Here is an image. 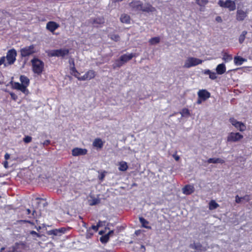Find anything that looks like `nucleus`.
I'll return each mask as SVG.
<instances>
[{
    "label": "nucleus",
    "instance_id": "obj_1",
    "mask_svg": "<svg viewBox=\"0 0 252 252\" xmlns=\"http://www.w3.org/2000/svg\"><path fill=\"white\" fill-rule=\"evenodd\" d=\"M32 68L33 72L40 75L42 74L44 69V63L37 58H33L31 61Z\"/></svg>",
    "mask_w": 252,
    "mask_h": 252
},
{
    "label": "nucleus",
    "instance_id": "obj_2",
    "mask_svg": "<svg viewBox=\"0 0 252 252\" xmlns=\"http://www.w3.org/2000/svg\"><path fill=\"white\" fill-rule=\"evenodd\" d=\"M202 63L203 61L199 59L194 57H188L185 60L183 67L189 68L201 64Z\"/></svg>",
    "mask_w": 252,
    "mask_h": 252
},
{
    "label": "nucleus",
    "instance_id": "obj_3",
    "mask_svg": "<svg viewBox=\"0 0 252 252\" xmlns=\"http://www.w3.org/2000/svg\"><path fill=\"white\" fill-rule=\"evenodd\" d=\"M69 50L67 49L62 48L57 50H52L48 52L49 57H57L63 58L69 54Z\"/></svg>",
    "mask_w": 252,
    "mask_h": 252
},
{
    "label": "nucleus",
    "instance_id": "obj_4",
    "mask_svg": "<svg viewBox=\"0 0 252 252\" xmlns=\"http://www.w3.org/2000/svg\"><path fill=\"white\" fill-rule=\"evenodd\" d=\"M36 52L35 45L33 44L29 46L24 47L20 50V54L23 57L29 56Z\"/></svg>",
    "mask_w": 252,
    "mask_h": 252
},
{
    "label": "nucleus",
    "instance_id": "obj_5",
    "mask_svg": "<svg viewBox=\"0 0 252 252\" xmlns=\"http://www.w3.org/2000/svg\"><path fill=\"white\" fill-rule=\"evenodd\" d=\"M243 138V135L239 132H231L227 136V141L228 142H237Z\"/></svg>",
    "mask_w": 252,
    "mask_h": 252
},
{
    "label": "nucleus",
    "instance_id": "obj_6",
    "mask_svg": "<svg viewBox=\"0 0 252 252\" xmlns=\"http://www.w3.org/2000/svg\"><path fill=\"white\" fill-rule=\"evenodd\" d=\"M95 75V72L93 70H88L82 76H79V75H77V74H74V76L79 81L90 80L94 78Z\"/></svg>",
    "mask_w": 252,
    "mask_h": 252
},
{
    "label": "nucleus",
    "instance_id": "obj_7",
    "mask_svg": "<svg viewBox=\"0 0 252 252\" xmlns=\"http://www.w3.org/2000/svg\"><path fill=\"white\" fill-rule=\"evenodd\" d=\"M229 122L233 126L236 128L240 131H244L246 130V126L243 123L238 121L234 118H230L229 120Z\"/></svg>",
    "mask_w": 252,
    "mask_h": 252
},
{
    "label": "nucleus",
    "instance_id": "obj_8",
    "mask_svg": "<svg viewBox=\"0 0 252 252\" xmlns=\"http://www.w3.org/2000/svg\"><path fill=\"white\" fill-rule=\"evenodd\" d=\"M220 6L227 8L230 11H233L236 8V4L234 1L231 0H227L225 2L220 0L218 2Z\"/></svg>",
    "mask_w": 252,
    "mask_h": 252
},
{
    "label": "nucleus",
    "instance_id": "obj_9",
    "mask_svg": "<svg viewBox=\"0 0 252 252\" xmlns=\"http://www.w3.org/2000/svg\"><path fill=\"white\" fill-rule=\"evenodd\" d=\"M16 56L17 52L14 49H12L8 51L5 58L6 59L9 64L14 63L16 61Z\"/></svg>",
    "mask_w": 252,
    "mask_h": 252
},
{
    "label": "nucleus",
    "instance_id": "obj_10",
    "mask_svg": "<svg viewBox=\"0 0 252 252\" xmlns=\"http://www.w3.org/2000/svg\"><path fill=\"white\" fill-rule=\"evenodd\" d=\"M189 247L196 250L198 252H204L207 249L206 247L202 246V245L199 242H194L193 243L189 245Z\"/></svg>",
    "mask_w": 252,
    "mask_h": 252
},
{
    "label": "nucleus",
    "instance_id": "obj_11",
    "mask_svg": "<svg viewBox=\"0 0 252 252\" xmlns=\"http://www.w3.org/2000/svg\"><path fill=\"white\" fill-rule=\"evenodd\" d=\"M198 97L201 99L206 100L208 98L210 97V93L206 90L202 89L200 90L197 92Z\"/></svg>",
    "mask_w": 252,
    "mask_h": 252
},
{
    "label": "nucleus",
    "instance_id": "obj_12",
    "mask_svg": "<svg viewBox=\"0 0 252 252\" xmlns=\"http://www.w3.org/2000/svg\"><path fill=\"white\" fill-rule=\"evenodd\" d=\"M87 153V150L79 148H75L72 149V154L73 156L85 155Z\"/></svg>",
    "mask_w": 252,
    "mask_h": 252
},
{
    "label": "nucleus",
    "instance_id": "obj_13",
    "mask_svg": "<svg viewBox=\"0 0 252 252\" xmlns=\"http://www.w3.org/2000/svg\"><path fill=\"white\" fill-rule=\"evenodd\" d=\"M130 7L135 11H141L142 3L140 1H133L130 3Z\"/></svg>",
    "mask_w": 252,
    "mask_h": 252
},
{
    "label": "nucleus",
    "instance_id": "obj_14",
    "mask_svg": "<svg viewBox=\"0 0 252 252\" xmlns=\"http://www.w3.org/2000/svg\"><path fill=\"white\" fill-rule=\"evenodd\" d=\"M141 11L146 12H153L156 11V9L149 3H142Z\"/></svg>",
    "mask_w": 252,
    "mask_h": 252
},
{
    "label": "nucleus",
    "instance_id": "obj_15",
    "mask_svg": "<svg viewBox=\"0 0 252 252\" xmlns=\"http://www.w3.org/2000/svg\"><path fill=\"white\" fill-rule=\"evenodd\" d=\"M59 25L54 21H50L46 24V29L52 32H53L59 27Z\"/></svg>",
    "mask_w": 252,
    "mask_h": 252
},
{
    "label": "nucleus",
    "instance_id": "obj_16",
    "mask_svg": "<svg viewBox=\"0 0 252 252\" xmlns=\"http://www.w3.org/2000/svg\"><path fill=\"white\" fill-rule=\"evenodd\" d=\"M65 231V229L64 228L55 229L47 231V234L49 235L58 236L64 233Z\"/></svg>",
    "mask_w": 252,
    "mask_h": 252
},
{
    "label": "nucleus",
    "instance_id": "obj_17",
    "mask_svg": "<svg viewBox=\"0 0 252 252\" xmlns=\"http://www.w3.org/2000/svg\"><path fill=\"white\" fill-rule=\"evenodd\" d=\"M247 16V13L241 9H238L236 13V19L239 21H243Z\"/></svg>",
    "mask_w": 252,
    "mask_h": 252
},
{
    "label": "nucleus",
    "instance_id": "obj_18",
    "mask_svg": "<svg viewBox=\"0 0 252 252\" xmlns=\"http://www.w3.org/2000/svg\"><path fill=\"white\" fill-rule=\"evenodd\" d=\"M216 72L219 75H222L226 71L225 65L222 63L218 64L216 68Z\"/></svg>",
    "mask_w": 252,
    "mask_h": 252
},
{
    "label": "nucleus",
    "instance_id": "obj_19",
    "mask_svg": "<svg viewBox=\"0 0 252 252\" xmlns=\"http://www.w3.org/2000/svg\"><path fill=\"white\" fill-rule=\"evenodd\" d=\"M70 63V73L74 76V74H77L78 75L79 74V72L76 69L75 67L74 61L73 59H71L69 61Z\"/></svg>",
    "mask_w": 252,
    "mask_h": 252
},
{
    "label": "nucleus",
    "instance_id": "obj_20",
    "mask_svg": "<svg viewBox=\"0 0 252 252\" xmlns=\"http://www.w3.org/2000/svg\"><path fill=\"white\" fill-rule=\"evenodd\" d=\"M133 57H135V54L130 53L128 54H124L122 55L120 58L121 61H123V62L125 63H126L130 60Z\"/></svg>",
    "mask_w": 252,
    "mask_h": 252
},
{
    "label": "nucleus",
    "instance_id": "obj_21",
    "mask_svg": "<svg viewBox=\"0 0 252 252\" xmlns=\"http://www.w3.org/2000/svg\"><path fill=\"white\" fill-rule=\"evenodd\" d=\"M104 142L100 138H96L94 140L93 145L97 149H101L102 148Z\"/></svg>",
    "mask_w": 252,
    "mask_h": 252
},
{
    "label": "nucleus",
    "instance_id": "obj_22",
    "mask_svg": "<svg viewBox=\"0 0 252 252\" xmlns=\"http://www.w3.org/2000/svg\"><path fill=\"white\" fill-rule=\"evenodd\" d=\"M203 73L205 75H208L209 76V78L211 80H215L217 78V73L213 72L209 69L204 70Z\"/></svg>",
    "mask_w": 252,
    "mask_h": 252
},
{
    "label": "nucleus",
    "instance_id": "obj_23",
    "mask_svg": "<svg viewBox=\"0 0 252 252\" xmlns=\"http://www.w3.org/2000/svg\"><path fill=\"white\" fill-rule=\"evenodd\" d=\"M194 190L193 187L190 185H187L183 189V192L184 194L188 195L191 194L192 192H193Z\"/></svg>",
    "mask_w": 252,
    "mask_h": 252
},
{
    "label": "nucleus",
    "instance_id": "obj_24",
    "mask_svg": "<svg viewBox=\"0 0 252 252\" xmlns=\"http://www.w3.org/2000/svg\"><path fill=\"white\" fill-rule=\"evenodd\" d=\"M13 88L18 90H20L23 93H25L27 91V88L23 84L18 82L14 83Z\"/></svg>",
    "mask_w": 252,
    "mask_h": 252
},
{
    "label": "nucleus",
    "instance_id": "obj_25",
    "mask_svg": "<svg viewBox=\"0 0 252 252\" xmlns=\"http://www.w3.org/2000/svg\"><path fill=\"white\" fill-rule=\"evenodd\" d=\"M207 162L208 163H224L225 160L220 158H210L208 159Z\"/></svg>",
    "mask_w": 252,
    "mask_h": 252
},
{
    "label": "nucleus",
    "instance_id": "obj_26",
    "mask_svg": "<svg viewBox=\"0 0 252 252\" xmlns=\"http://www.w3.org/2000/svg\"><path fill=\"white\" fill-rule=\"evenodd\" d=\"M139 221L142 224V226L144 228L151 229V227L149 225V222L143 217H139Z\"/></svg>",
    "mask_w": 252,
    "mask_h": 252
},
{
    "label": "nucleus",
    "instance_id": "obj_27",
    "mask_svg": "<svg viewBox=\"0 0 252 252\" xmlns=\"http://www.w3.org/2000/svg\"><path fill=\"white\" fill-rule=\"evenodd\" d=\"M20 80L21 82V84L27 88L30 84V80L29 78L24 75H21L20 77Z\"/></svg>",
    "mask_w": 252,
    "mask_h": 252
},
{
    "label": "nucleus",
    "instance_id": "obj_28",
    "mask_svg": "<svg viewBox=\"0 0 252 252\" xmlns=\"http://www.w3.org/2000/svg\"><path fill=\"white\" fill-rule=\"evenodd\" d=\"M119 170L121 171H125L128 168V165L126 161H121L119 163Z\"/></svg>",
    "mask_w": 252,
    "mask_h": 252
},
{
    "label": "nucleus",
    "instance_id": "obj_29",
    "mask_svg": "<svg viewBox=\"0 0 252 252\" xmlns=\"http://www.w3.org/2000/svg\"><path fill=\"white\" fill-rule=\"evenodd\" d=\"M120 20L122 23L126 24H129L130 22V17L126 14L122 15Z\"/></svg>",
    "mask_w": 252,
    "mask_h": 252
},
{
    "label": "nucleus",
    "instance_id": "obj_30",
    "mask_svg": "<svg viewBox=\"0 0 252 252\" xmlns=\"http://www.w3.org/2000/svg\"><path fill=\"white\" fill-rule=\"evenodd\" d=\"M222 59L225 63H227L232 60V55L225 52L223 54Z\"/></svg>",
    "mask_w": 252,
    "mask_h": 252
},
{
    "label": "nucleus",
    "instance_id": "obj_31",
    "mask_svg": "<svg viewBox=\"0 0 252 252\" xmlns=\"http://www.w3.org/2000/svg\"><path fill=\"white\" fill-rule=\"evenodd\" d=\"M180 113L182 117H188L190 115L189 110L186 108L182 109Z\"/></svg>",
    "mask_w": 252,
    "mask_h": 252
},
{
    "label": "nucleus",
    "instance_id": "obj_32",
    "mask_svg": "<svg viewBox=\"0 0 252 252\" xmlns=\"http://www.w3.org/2000/svg\"><path fill=\"white\" fill-rule=\"evenodd\" d=\"M246 60L240 57H235L234 59V62L236 65H241Z\"/></svg>",
    "mask_w": 252,
    "mask_h": 252
},
{
    "label": "nucleus",
    "instance_id": "obj_33",
    "mask_svg": "<svg viewBox=\"0 0 252 252\" xmlns=\"http://www.w3.org/2000/svg\"><path fill=\"white\" fill-rule=\"evenodd\" d=\"M247 33L248 32L247 31H244L242 32V33L240 35V36L239 37V42L240 44H242L244 42V41L246 38V36Z\"/></svg>",
    "mask_w": 252,
    "mask_h": 252
},
{
    "label": "nucleus",
    "instance_id": "obj_34",
    "mask_svg": "<svg viewBox=\"0 0 252 252\" xmlns=\"http://www.w3.org/2000/svg\"><path fill=\"white\" fill-rule=\"evenodd\" d=\"M160 41V38L159 37H155L151 38L149 40V42L151 45H155L158 43Z\"/></svg>",
    "mask_w": 252,
    "mask_h": 252
},
{
    "label": "nucleus",
    "instance_id": "obj_35",
    "mask_svg": "<svg viewBox=\"0 0 252 252\" xmlns=\"http://www.w3.org/2000/svg\"><path fill=\"white\" fill-rule=\"evenodd\" d=\"M219 204L214 200H211L209 203L210 210H214L219 207Z\"/></svg>",
    "mask_w": 252,
    "mask_h": 252
},
{
    "label": "nucleus",
    "instance_id": "obj_36",
    "mask_svg": "<svg viewBox=\"0 0 252 252\" xmlns=\"http://www.w3.org/2000/svg\"><path fill=\"white\" fill-rule=\"evenodd\" d=\"M125 63L123 61H121V58L119 60L116 61L115 63L113 65V67L116 68V67H120L122 66Z\"/></svg>",
    "mask_w": 252,
    "mask_h": 252
},
{
    "label": "nucleus",
    "instance_id": "obj_37",
    "mask_svg": "<svg viewBox=\"0 0 252 252\" xmlns=\"http://www.w3.org/2000/svg\"><path fill=\"white\" fill-rule=\"evenodd\" d=\"M109 239V237L108 235L106 234L104 236H103L101 237H100V240L102 243H106L108 241Z\"/></svg>",
    "mask_w": 252,
    "mask_h": 252
},
{
    "label": "nucleus",
    "instance_id": "obj_38",
    "mask_svg": "<svg viewBox=\"0 0 252 252\" xmlns=\"http://www.w3.org/2000/svg\"><path fill=\"white\" fill-rule=\"evenodd\" d=\"M94 24H102L104 23V20L103 18H98L94 20Z\"/></svg>",
    "mask_w": 252,
    "mask_h": 252
},
{
    "label": "nucleus",
    "instance_id": "obj_39",
    "mask_svg": "<svg viewBox=\"0 0 252 252\" xmlns=\"http://www.w3.org/2000/svg\"><path fill=\"white\" fill-rule=\"evenodd\" d=\"M196 2L200 6H204L207 4L208 1L207 0H196Z\"/></svg>",
    "mask_w": 252,
    "mask_h": 252
},
{
    "label": "nucleus",
    "instance_id": "obj_40",
    "mask_svg": "<svg viewBox=\"0 0 252 252\" xmlns=\"http://www.w3.org/2000/svg\"><path fill=\"white\" fill-rule=\"evenodd\" d=\"M32 137L30 136H26L24 139L23 141L26 143H29L32 141Z\"/></svg>",
    "mask_w": 252,
    "mask_h": 252
},
{
    "label": "nucleus",
    "instance_id": "obj_41",
    "mask_svg": "<svg viewBox=\"0 0 252 252\" xmlns=\"http://www.w3.org/2000/svg\"><path fill=\"white\" fill-rule=\"evenodd\" d=\"M94 234V233L92 232L91 230V228H89L87 229V231L86 233V238H90Z\"/></svg>",
    "mask_w": 252,
    "mask_h": 252
},
{
    "label": "nucleus",
    "instance_id": "obj_42",
    "mask_svg": "<svg viewBox=\"0 0 252 252\" xmlns=\"http://www.w3.org/2000/svg\"><path fill=\"white\" fill-rule=\"evenodd\" d=\"M99 202H100V200L98 199L94 198L92 200V201L90 204L92 206L95 205L96 204H98L99 203Z\"/></svg>",
    "mask_w": 252,
    "mask_h": 252
},
{
    "label": "nucleus",
    "instance_id": "obj_43",
    "mask_svg": "<svg viewBox=\"0 0 252 252\" xmlns=\"http://www.w3.org/2000/svg\"><path fill=\"white\" fill-rule=\"evenodd\" d=\"M20 245H23L22 243H16L14 245L12 246L14 248L15 251L16 252L17 250L19 249Z\"/></svg>",
    "mask_w": 252,
    "mask_h": 252
},
{
    "label": "nucleus",
    "instance_id": "obj_44",
    "mask_svg": "<svg viewBox=\"0 0 252 252\" xmlns=\"http://www.w3.org/2000/svg\"><path fill=\"white\" fill-rule=\"evenodd\" d=\"M105 173H106L105 171H103V172H101L100 174V175L98 176V178L99 180H100L101 181H102L105 177Z\"/></svg>",
    "mask_w": 252,
    "mask_h": 252
},
{
    "label": "nucleus",
    "instance_id": "obj_45",
    "mask_svg": "<svg viewBox=\"0 0 252 252\" xmlns=\"http://www.w3.org/2000/svg\"><path fill=\"white\" fill-rule=\"evenodd\" d=\"M243 200V198L240 197L238 195H236L235 197V201L237 203H240Z\"/></svg>",
    "mask_w": 252,
    "mask_h": 252
},
{
    "label": "nucleus",
    "instance_id": "obj_46",
    "mask_svg": "<svg viewBox=\"0 0 252 252\" xmlns=\"http://www.w3.org/2000/svg\"><path fill=\"white\" fill-rule=\"evenodd\" d=\"M5 57H2L0 59V65L2 64H4V65H6V64L5 63Z\"/></svg>",
    "mask_w": 252,
    "mask_h": 252
},
{
    "label": "nucleus",
    "instance_id": "obj_47",
    "mask_svg": "<svg viewBox=\"0 0 252 252\" xmlns=\"http://www.w3.org/2000/svg\"><path fill=\"white\" fill-rule=\"evenodd\" d=\"M111 38L115 41H118L119 39V36L118 35H113Z\"/></svg>",
    "mask_w": 252,
    "mask_h": 252
},
{
    "label": "nucleus",
    "instance_id": "obj_48",
    "mask_svg": "<svg viewBox=\"0 0 252 252\" xmlns=\"http://www.w3.org/2000/svg\"><path fill=\"white\" fill-rule=\"evenodd\" d=\"M30 234H32V235H33V236H36L38 237H40V235L38 234L37 232H36L35 231H31L30 232Z\"/></svg>",
    "mask_w": 252,
    "mask_h": 252
},
{
    "label": "nucleus",
    "instance_id": "obj_49",
    "mask_svg": "<svg viewBox=\"0 0 252 252\" xmlns=\"http://www.w3.org/2000/svg\"><path fill=\"white\" fill-rule=\"evenodd\" d=\"M91 228V230L92 229L94 230V232H96L98 230V226L96 225H93Z\"/></svg>",
    "mask_w": 252,
    "mask_h": 252
},
{
    "label": "nucleus",
    "instance_id": "obj_50",
    "mask_svg": "<svg viewBox=\"0 0 252 252\" xmlns=\"http://www.w3.org/2000/svg\"><path fill=\"white\" fill-rule=\"evenodd\" d=\"M6 252H16L14 250V248L12 247V246L8 248L7 250L6 251Z\"/></svg>",
    "mask_w": 252,
    "mask_h": 252
},
{
    "label": "nucleus",
    "instance_id": "obj_51",
    "mask_svg": "<svg viewBox=\"0 0 252 252\" xmlns=\"http://www.w3.org/2000/svg\"><path fill=\"white\" fill-rule=\"evenodd\" d=\"M50 143V141L49 140H46L44 142H43L42 144L44 146H47Z\"/></svg>",
    "mask_w": 252,
    "mask_h": 252
},
{
    "label": "nucleus",
    "instance_id": "obj_52",
    "mask_svg": "<svg viewBox=\"0 0 252 252\" xmlns=\"http://www.w3.org/2000/svg\"><path fill=\"white\" fill-rule=\"evenodd\" d=\"M205 100H203L202 99H201L200 98L198 97L197 101H196V103L197 104H200L203 101H205Z\"/></svg>",
    "mask_w": 252,
    "mask_h": 252
},
{
    "label": "nucleus",
    "instance_id": "obj_53",
    "mask_svg": "<svg viewBox=\"0 0 252 252\" xmlns=\"http://www.w3.org/2000/svg\"><path fill=\"white\" fill-rule=\"evenodd\" d=\"M3 166L6 169H7L8 168V163L7 161L4 162Z\"/></svg>",
    "mask_w": 252,
    "mask_h": 252
},
{
    "label": "nucleus",
    "instance_id": "obj_54",
    "mask_svg": "<svg viewBox=\"0 0 252 252\" xmlns=\"http://www.w3.org/2000/svg\"><path fill=\"white\" fill-rule=\"evenodd\" d=\"M103 222H103V221H99L97 224V225L98 226V228H99L100 226H102L103 225Z\"/></svg>",
    "mask_w": 252,
    "mask_h": 252
},
{
    "label": "nucleus",
    "instance_id": "obj_55",
    "mask_svg": "<svg viewBox=\"0 0 252 252\" xmlns=\"http://www.w3.org/2000/svg\"><path fill=\"white\" fill-rule=\"evenodd\" d=\"M4 158L6 160L10 158V155L8 153H6L4 155Z\"/></svg>",
    "mask_w": 252,
    "mask_h": 252
},
{
    "label": "nucleus",
    "instance_id": "obj_56",
    "mask_svg": "<svg viewBox=\"0 0 252 252\" xmlns=\"http://www.w3.org/2000/svg\"><path fill=\"white\" fill-rule=\"evenodd\" d=\"M173 157L175 159L176 161L179 160V158H180L179 156H177V155H173Z\"/></svg>",
    "mask_w": 252,
    "mask_h": 252
},
{
    "label": "nucleus",
    "instance_id": "obj_57",
    "mask_svg": "<svg viewBox=\"0 0 252 252\" xmlns=\"http://www.w3.org/2000/svg\"><path fill=\"white\" fill-rule=\"evenodd\" d=\"M243 199L246 200L247 201H248L249 200V197L248 196H245L242 197Z\"/></svg>",
    "mask_w": 252,
    "mask_h": 252
},
{
    "label": "nucleus",
    "instance_id": "obj_58",
    "mask_svg": "<svg viewBox=\"0 0 252 252\" xmlns=\"http://www.w3.org/2000/svg\"><path fill=\"white\" fill-rule=\"evenodd\" d=\"M113 230H111V231H110L107 234V235H108L109 237L110 236V235H112L113 233Z\"/></svg>",
    "mask_w": 252,
    "mask_h": 252
},
{
    "label": "nucleus",
    "instance_id": "obj_59",
    "mask_svg": "<svg viewBox=\"0 0 252 252\" xmlns=\"http://www.w3.org/2000/svg\"><path fill=\"white\" fill-rule=\"evenodd\" d=\"M216 20L218 21H221V18L220 17H217V18H216Z\"/></svg>",
    "mask_w": 252,
    "mask_h": 252
},
{
    "label": "nucleus",
    "instance_id": "obj_60",
    "mask_svg": "<svg viewBox=\"0 0 252 252\" xmlns=\"http://www.w3.org/2000/svg\"><path fill=\"white\" fill-rule=\"evenodd\" d=\"M27 214L29 215L31 213V210L29 209H27Z\"/></svg>",
    "mask_w": 252,
    "mask_h": 252
},
{
    "label": "nucleus",
    "instance_id": "obj_61",
    "mask_svg": "<svg viewBox=\"0 0 252 252\" xmlns=\"http://www.w3.org/2000/svg\"><path fill=\"white\" fill-rule=\"evenodd\" d=\"M5 249V248L4 247H2L0 249V252H2V251L4 250Z\"/></svg>",
    "mask_w": 252,
    "mask_h": 252
},
{
    "label": "nucleus",
    "instance_id": "obj_62",
    "mask_svg": "<svg viewBox=\"0 0 252 252\" xmlns=\"http://www.w3.org/2000/svg\"><path fill=\"white\" fill-rule=\"evenodd\" d=\"M11 96L12 98H14V94H11Z\"/></svg>",
    "mask_w": 252,
    "mask_h": 252
},
{
    "label": "nucleus",
    "instance_id": "obj_63",
    "mask_svg": "<svg viewBox=\"0 0 252 252\" xmlns=\"http://www.w3.org/2000/svg\"><path fill=\"white\" fill-rule=\"evenodd\" d=\"M35 211H33V213H32V216H33V215H34V213H35Z\"/></svg>",
    "mask_w": 252,
    "mask_h": 252
},
{
    "label": "nucleus",
    "instance_id": "obj_64",
    "mask_svg": "<svg viewBox=\"0 0 252 252\" xmlns=\"http://www.w3.org/2000/svg\"><path fill=\"white\" fill-rule=\"evenodd\" d=\"M41 229V227H40V226H39V227H38V228H37V229L38 230H39V229Z\"/></svg>",
    "mask_w": 252,
    "mask_h": 252
}]
</instances>
